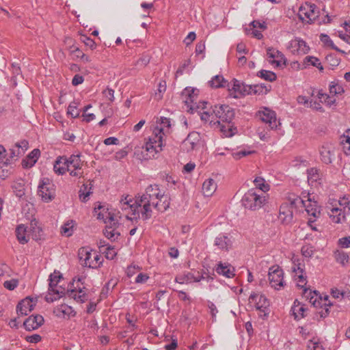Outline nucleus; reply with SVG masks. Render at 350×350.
Masks as SVG:
<instances>
[{
  "label": "nucleus",
  "instance_id": "obj_50",
  "mask_svg": "<svg viewBox=\"0 0 350 350\" xmlns=\"http://www.w3.org/2000/svg\"><path fill=\"white\" fill-rule=\"evenodd\" d=\"M329 92L333 95L341 94L344 92V89L341 85L332 82L329 85Z\"/></svg>",
  "mask_w": 350,
  "mask_h": 350
},
{
  "label": "nucleus",
  "instance_id": "obj_12",
  "mask_svg": "<svg viewBox=\"0 0 350 350\" xmlns=\"http://www.w3.org/2000/svg\"><path fill=\"white\" fill-rule=\"evenodd\" d=\"M283 271L278 266H273L269 268V280L271 287L279 290L284 286Z\"/></svg>",
  "mask_w": 350,
  "mask_h": 350
},
{
  "label": "nucleus",
  "instance_id": "obj_11",
  "mask_svg": "<svg viewBox=\"0 0 350 350\" xmlns=\"http://www.w3.org/2000/svg\"><path fill=\"white\" fill-rule=\"evenodd\" d=\"M297 201L304 202L300 198H297L291 202L283 203L280 207L278 218L284 224H289L293 221L294 204Z\"/></svg>",
  "mask_w": 350,
  "mask_h": 350
},
{
  "label": "nucleus",
  "instance_id": "obj_8",
  "mask_svg": "<svg viewBox=\"0 0 350 350\" xmlns=\"http://www.w3.org/2000/svg\"><path fill=\"white\" fill-rule=\"evenodd\" d=\"M194 89L186 88L182 92V99L191 113L200 108L205 109L208 105L206 101L199 102V103L194 102L197 98V94H194Z\"/></svg>",
  "mask_w": 350,
  "mask_h": 350
},
{
  "label": "nucleus",
  "instance_id": "obj_54",
  "mask_svg": "<svg viewBox=\"0 0 350 350\" xmlns=\"http://www.w3.org/2000/svg\"><path fill=\"white\" fill-rule=\"evenodd\" d=\"M253 152H254V151L241 150L240 151H237V152L232 153V156L234 159L238 160L243 157H246L249 154H251Z\"/></svg>",
  "mask_w": 350,
  "mask_h": 350
},
{
  "label": "nucleus",
  "instance_id": "obj_33",
  "mask_svg": "<svg viewBox=\"0 0 350 350\" xmlns=\"http://www.w3.org/2000/svg\"><path fill=\"white\" fill-rule=\"evenodd\" d=\"M291 311L296 320H299L304 317L306 308L299 302L295 301L292 306Z\"/></svg>",
  "mask_w": 350,
  "mask_h": 350
},
{
  "label": "nucleus",
  "instance_id": "obj_28",
  "mask_svg": "<svg viewBox=\"0 0 350 350\" xmlns=\"http://www.w3.org/2000/svg\"><path fill=\"white\" fill-rule=\"evenodd\" d=\"M117 225L114 226L112 224L106 225L105 230H103L104 235L110 241H114L117 240L120 236V232L117 230Z\"/></svg>",
  "mask_w": 350,
  "mask_h": 350
},
{
  "label": "nucleus",
  "instance_id": "obj_47",
  "mask_svg": "<svg viewBox=\"0 0 350 350\" xmlns=\"http://www.w3.org/2000/svg\"><path fill=\"white\" fill-rule=\"evenodd\" d=\"M301 254L306 258H310L314 254V247L310 245H303L301 250Z\"/></svg>",
  "mask_w": 350,
  "mask_h": 350
},
{
  "label": "nucleus",
  "instance_id": "obj_39",
  "mask_svg": "<svg viewBox=\"0 0 350 350\" xmlns=\"http://www.w3.org/2000/svg\"><path fill=\"white\" fill-rule=\"evenodd\" d=\"M226 83L227 81L224 80L221 75H216L208 81L210 86L214 88L224 87L226 85Z\"/></svg>",
  "mask_w": 350,
  "mask_h": 350
},
{
  "label": "nucleus",
  "instance_id": "obj_34",
  "mask_svg": "<svg viewBox=\"0 0 350 350\" xmlns=\"http://www.w3.org/2000/svg\"><path fill=\"white\" fill-rule=\"evenodd\" d=\"M251 88V94L263 95L270 91L271 85L267 86L264 83L250 85Z\"/></svg>",
  "mask_w": 350,
  "mask_h": 350
},
{
  "label": "nucleus",
  "instance_id": "obj_31",
  "mask_svg": "<svg viewBox=\"0 0 350 350\" xmlns=\"http://www.w3.org/2000/svg\"><path fill=\"white\" fill-rule=\"evenodd\" d=\"M67 295L69 297L74 299L75 300L83 303L87 300V295L82 289L77 291L76 289H72L67 291Z\"/></svg>",
  "mask_w": 350,
  "mask_h": 350
},
{
  "label": "nucleus",
  "instance_id": "obj_56",
  "mask_svg": "<svg viewBox=\"0 0 350 350\" xmlns=\"http://www.w3.org/2000/svg\"><path fill=\"white\" fill-rule=\"evenodd\" d=\"M307 347L308 350H324V348L321 343L312 340H309Z\"/></svg>",
  "mask_w": 350,
  "mask_h": 350
},
{
  "label": "nucleus",
  "instance_id": "obj_21",
  "mask_svg": "<svg viewBox=\"0 0 350 350\" xmlns=\"http://www.w3.org/2000/svg\"><path fill=\"white\" fill-rule=\"evenodd\" d=\"M44 323V318L42 316L37 314V315H31L24 322L23 325L25 328L28 330H33L38 329L40 326H41Z\"/></svg>",
  "mask_w": 350,
  "mask_h": 350
},
{
  "label": "nucleus",
  "instance_id": "obj_1",
  "mask_svg": "<svg viewBox=\"0 0 350 350\" xmlns=\"http://www.w3.org/2000/svg\"><path fill=\"white\" fill-rule=\"evenodd\" d=\"M129 196L122 198L118 211L119 217H125L129 220L142 218L147 220L152 216V209L165 211L170 206L169 197L161 192L157 185H150L142 195L135 196V202Z\"/></svg>",
  "mask_w": 350,
  "mask_h": 350
},
{
  "label": "nucleus",
  "instance_id": "obj_57",
  "mask_svg": "<svg viewBox=\"0 0 350 350\" xmlns=\"http://www.w3.org/2000/svg\"><path fill=\"white\" fill-rule=\"evenodd\" d=\"M317 170L315 168H311L308 170V180L312 181H317L319 178V175L317 173Z\"/></svg>",
  "mask_w": 350,
  "mask_h": 350
},
{
  "label": "nucleus",
  "instance_id": "obj_10",
  "mask_svg": "<svg viewBox=\"0 0 350 350\" xmlns=\"http://www.w3.org/2000/svg\"><path fill=\"white\" fill-rule=\"evenodd\" d=\"M38 195L44 202H49L55 197V187L49 178L41 180L38 186Z\"/></svg>",
  "mask_w": 350,
  "mask_h": 350
},
{
  "label": "nucleus",
  "instance_id": "obj_7",
  "mask_svg": "<svg viewBox=\"0 0 350 350\" xmlns=\"http://www.w3.org/2000/svg\"><path fill=\"white\" fill-rule=\"evenodd\" d=\"M320 11L314 3L306 2L299 8L298 16L302 22L314 23L319 16Z\"/></svg>",
  "mask_w": 350,
  "mask_h": 350
},
{
  "label": "nucleus",
  "instance_id": "obj_4",
  "mask_svg": "<svg viewBox=\"0 0 350 350\" xmlns=\"http://www.w3.org/2000/svg\"><path fill=\"white\" fill-rule=\"evenodd\" d=\"M243 206L249 210L256 211L263 207L268 202L267 195L250 189L242 198Z\"/></svg>",
  "mask_w": 350,
  "mask_h": 350
},
{
  "label": "nucleus",
  "instance_id": "obj_25",
  "mask_svg": "<svg viewBox=\"0 0 350 350\" xmlns=\"http://www.w3.org/2000/svg\"><path fill=\"white\" fill-rule=\"evenodd\" d=\"M215 270L219 275L228 278H233L234 275V269L229 263L219 262Z\"/></svg>",
  "mask_w": 350,
  "mask_h": 350
},
{
  "label": "nucleus",
  "instance_id": "obj_51",
  "mask_svg": "<svg viewBox=\"0 0 350 350\" xmlns=\"http://www.w3.org/2000/svg\"><path fill=\"white\" fill-rule=\"evenodd\" d=\"M102 251L105 254V256L108 259L112 260L116 256V252L115 251L114 247H111L109 245L107 246L105 249H103Z\"/></svg>",
  "mask_w": 350,
  "mask_h": 350
},
{
  "label": "nucleus",
  "instance_id": "obj_41",
  "mask_svg": "<svg viewBox=\"0 0 350 350\" xmlns=\"http://www.w3.org/2000/svg\"><path fill=\"white\" fill-rule=\"evenodd\" d=\"M257 76L270 82L275 81L277 78L275 72L266 70H260L258 72Z\"/></svg>",
  "mask_w": 350,
  "mask_h": 350
},
{
  "label": "nucleus",
  "instance_id": "obj_58",
  "mask_svg": "<svg viewBox=\"0 0 350 350\" xmlns=\"http://www.w3.org/2000/svg\"><path fill=\"white\" fill-rule=\"evenodd\" d=\"M70 53L76 58H81L83 53L77 46L72 45L70 47Z\"/></svg>",
  "mask_w": 350,
  "mask_h": 350
},
{
  "label": "nucleus",
  "instance_id": "obj_9",
  "mask_svg": "<svg viewBox=\"0 0 350 350\" xmlns=\"http://www.w3.org/2000/svg\"><path fill=\"white\" fill-rule=\"evenodd\" d=\"M250 304H254L255 308L260 314V316L265 318L269 313V301L267 297L260 293H252L249 297Z\"/></svg>",
  "mask_w": 350,
  "mask_h": 350
},
{
  "label": "nucleus",
  "instance_id": "obj_44",
  "mask_svg": "<svg viewBox=\"0 0 350 350\" xmlns=\"http://www.w3.org/2000/svg\"><path fill=\"white\" fill-rule=\"evenodd\" d=\"M294 278L297 282V285L300 288H304L307 284V278L305 271L301 273H295Z\"/></svg>",
  "mask_w": 350,
  "mask_h": 350
},
{
  "label": "nucleus",
  "instance_id": "obj_32",
  "mask_svg": "<svg viewBox=\"0 0 350 350\" xmlns=\"http://www.w3.org/2000/svg\"><path fill=\"white\" fill-rule=\"evenodd\" d=\"M306 211L310 216L309 218H318L320 215V210L317 202L309 201L307 205H305Z\"/></svg>",
  "mask_w": 350,
  "mask_h": 350
},
{
  "label": "nucleus",
  "instance_id": "obj_52",
  "mask_svg": "<svg viewBox=\"0 0 350 350\" xmlns=\"http://www.w3.org/2000/svg\"><path fill=\"white\" fill-rule=\"evenodd\" d=\"M15 148L23 154L29 148V142L27 140H22L15 144Z\"/></svg>",
  "mask_w": 350,
  "mask_h": 350
},
{
  "label": "nucleus",
  "instance_id": "obj_42",
  "mask_svg": "<svg viewBox=\"0 0 350 350\" xmlns=\"http://www.w3.org/2000/svg\"><path fill=\"white\" fill-rule=\"evenodd\" d=\"M292 271L295 273H301L305 271V265L300 259H294Z\"/></svg>",
  "mask_w": 350,
  "mask_h": 350
},
{
  "label": "nucleus",
  "instance_id": "obj_24",
  "mask_svg": "<svg viewBox=\"0 0 350 350\" xmlns=\"http://www.w3.org/2000/svg\"><path fill=\"white\" fill-rule=\"evenodd\" d=\"M33 300L25 298L18 304L16 306L17 313L22 316H26L33 309Z\"/></svg>",
  "mask_w": 350,
  "mask_h": 350
},
{
  "label": "nucleus",
  "instance_id": "obj_37",
  "mask_svg": "<svg viewBox=\"0 0 350 350\" xmlns=\"http://www.w3.org/2000/svg\"><path fill=\"white\" fill-rule=\"evenodd\" d=\"M16 235L20 243L25 244L28 242V239L26 237V228L24 225H19L16 228Z\"/></svg>",
  "mask_w": 350,
  "mask_h": 350
},
{
  "label": "nucleus",
  "instance_id": "obj_2",
  "mask_svg": "<svg viewBox=\"0 0 350 350\" xmlns=\"http://www.w3.org/2000/svg\"><path fill=\"white\" fill-rule=\"evenodd\" d=\"M159 124L153 130L152 135L146 143L144 148L149 158L162 151L165 146V133L168 132L171 126L170 119L161 117Z\"/></svg>",
  "mask_w": 350,
  "mask_h": 350
},
{
  "label": "nucleus",
  "instance_id": "obj_5",
  "mask_svg": "<svg viewBox=\"0 0 350 350\" xmlns=\"http://www.w3.org/2000/svg\"><path fill=\"white\" fill-rule=\"evenodd\" d=\"M62 278V275L58 271H54L53 273L50 274L49 279V289L47 294L45 296V300L47 302H53L63 296L64 292L56 289L57 285Z\"/></svg>",
  "mask_w": 350,
  "mask_h": 350
},
{
  "label": "nucleus",
  "instance_id": "obj_16",
  "mask_svg": "<svg viewBox=\"0 0 350 350\" xmlns=\"http://www.w3.org/2000/svg\"><path fill=\"white\" fill-rule=\"evenodd\" d=\"M93 255L94 253H92V250H90L89 248H80L79 250L78 256L81 265L89 268H96L98 267L97 262L92 260L93 259Z\"/></svg>",
  "mask_w": 350,
  "mask_h": 350
},
{
  "label": "nucleus",
  "instance_id": "obj_15",
  "mask_svg": "<svg viewBox=\"0 0 350 350\" xmlns=\"http://www.w3.org/2000/svg\"><path fill=\"white\" fill-rule=\"evenodd\" d=\"M288 49L293 55H304L308 53L310 47L304 40L299 38H295L289 42Z\"/></svg>",
  "mask_w": 350,
  "mask_h": 350
},
{
  "label": "nucleus",
  "instance_id": "obj_20",
  "mask_svg": "<svg viewBox=\"0 0 350 350\" xmlns=\"http://www.w3.org/2000/svg\"><path fill=\"white\" fill-rule=\"evenodd\" d=\"M267 55L269 58V62L273 65L280 66L281 65L286 64V58L284 55L278 50L273 48H268L267 49Z\"/></svg>",
  "mask_w": 350,
  "mask_h": 350
},
{
  "label": "nucleus",
  "instance_id": "obj_29",
  "mask_svg": "<svg viewBox=\"0 0 350 350\" xmlns=\"http://www.w3.org/2000/svg\"><path fill=\"white\" fill-rule=\"evenodd\" d=\"M304 294L315 307L320 306L321 302L323 301V297L316 291H312L310 289L304 288Z\"/></svg>",
  "mask_w": 350,
  "mask_h": 350
},
{
  "label": "nucleus",
  "instance_id": "obj_49",
  "mask_svg": "<svg viewBox=\"0 0 350 350\" xmlns=\"http://www.w3.org/2000/svg\"><path fill=\"white\" fill-rule=\"evenodd\" d=\"M336 261L345 265L349 261V256L344 252H338L336 254Z\"/></svg>",
  "mask_w": 350,
  "mask_h": 350
},
{
  "label": "nucleus",
  "instance_id": "obj_18",
  "mask_svg": "<svg viewBox=\"0 0 350 350\" xmlns=\"http://www.w3.org/2000/svg\"><path fill=\"white\" fill-rule=\"evenodd\" d=\"M200 135L198 132L190 133L182 143V148L187 152L196 150L200 147Z\"/></svg>",
  "mask_w": 350,
  "mask_h": 350
},
{
  "label": "nucleus",
  "instance_id": "obj_53",
  "mask_svg": "<svg viewBox=\"0 0 350 350\" xmlns=\"http://www.w3.org/2000/svg\"><path fill=\"white\" fill-rule=\"evenodd\" d=\"M18 284V280L16 279H12L10 280H7L4 282L3 286L10 291H13L15 288L17 287Z\"/></svg>",
  "mask_w": 350,
  "mask_h": 350
},
{
  "label": "nucleus",
  "instance_id": "obj_35",
  "mask_svg": "<svg viewBox=\"0 0 350 350\" xmlns=\"http://www.w3.org/2000/svg\"><path fill=\"white\" fill-rule=\"evenodd\" d=\"M92 185L91 183L89 184H83L79 190V198L82 202H86L88 200L90 195L92 192Z\"/></svg>",
  "mask_w": 350,
  "mask_h": 350
},
{
  "label": "nucleus",
  "instance_id": "obj_46",
  "mask_svg": "<svg viewBox=\"0 0 350 350\" xmlns=\"http://www.w3.org/2000/svg\"><path fill=\"white\" fill-rule=\"evenodd\" d=\"M57 159L55 161L54 165H53V170L56 174H64L68 171V167L66 168L64 167L66 165H67V163L61 162V163H59V165H57Z\"/></svg>",
  "mask_w": 350,
  "mask_h": 350
},
{
  "label": "nucleus",
  "instance_id": "obj_26",
  "mask_svg": "<svg viewBox=\"0 0 350 350\" xmlns=\"http://www.w3.org/2000/svg\"><path fill=\"white\" fill-rule=\"evenodd\" d=\"M341 208L332 207L330 211L328 213L332 221L335 224H341L345 221V214Z\"/></svg>",
  "mask_w": 350,
  "mask_h": 350
},
{
  "label": "nucleus",
  "instance_id": "obj_19",
  "mask_svg": "<svg viewBox=\"0 0 350 350\" xmlns=\"http://www.w3.org/2000/svg\"><path fill=\"white\" fill-rule=\"evenodd\" d=\"M94 212L97 219L103 220L106 225L112 224L116 226L118 224V220L115 218L114 215L108 210H105L104 206L99 205L94 208Z\"/></svg>",
  "mask_w": 350,
  "mask_h": 350
},
{
  "label": "nucleus",
  "instance_id": "obj_63",
  "mask_svg": "<svg viewBox=\"0 0 350 350\" xmlns=\"http://www.w3.org/2000/svg\"><path fill=\"white\" fill-rule=\"evenodd\" d=\"M105 96L110 101L114 100V90L111 88H107L103 91Z\"/></svg>",
  "mask_w": 350,
  "mask_h": 350
},
{
  "label": "nucleus",
  "instance_id": "obj_3",
  "mask_svg": "<svg viewBox=\"0 0 350 350\" xmlns=\"http://www.w3.org/2000/svg\"><path fill=\"white\" fill-rule=\"evenodd\" d=\"M234 114V110L226 105H217L212 108V119H219L217 121L219 124L220 122L228 123L227 126L222 125L220 128L221 131L226 137L232 136L236 130V128L230 125Z\"/></svg>",
  "mask_w": 350,
  "mask_h": 350
},
{
  "label": "nucleus",
  "instance_id": "obj_40",
  "mask_svg": "<svg viewBox=\"0 0 350 350\" xmlns=\"http://www.w3.org/2000/svg\"><path fill=\"white\" fill-rule=\"evenodd\" d=\"M72 312V308L66 304L60 305L55 310V313L59 317L69 316Z\"/></svg>",
  "mask_w": 350,
  "mask_h": 350
},
{
  "label": "nucleus",
  "instance_id": "obj_22",
  "mask_svg": "<svg viewBox=\"0 0 350 350\" xmlns=\"http://www.w3.org/2000/svg\"><path fill=\"white\" fill-rule=\"evenodd\" d=\"M215 245L221 250L228 251L232 246V241L226 234H219L215 239Z\"/></svg>",
  "mask_w": 350,
  "mask_h": 350
},
{
  "label": "nucleus",
  "instance_id": "obj_60",
  "mask_svg": "<svg viewBox=\"0 0 350 350\" xmlns=\"http://www.w3.org/2000/svg\"><path fill=\"white\" fill-rule=\"evenodd\" d=\"M338 245L343 248H348L350 247V237H345L339 239Z\"/></svg>",
  "mask_w": 350,
  "mask_h": 350
},
{
  "label": "nucleus",
  "instance_id": "obj_23",
  "mask_svg": "<svg viewBox=\"0 0 350 350\" xmlns=\"http://www.w3.org/2000/svg\"><path fill=\"white\" fill-rule=\"evenodd\" d=\"M204 277L202 275L195 276L193 273L191 272H185L183 273L178 274L175 278V282L178 284H187L193 282H200Z\"/></svg>",
  "mask_w": 350,
  "mask_h": 350
},
{
  "label": "nucleus",
  "instance_id": "obj_36",
  "mask_svg": "<svg viewBox=\"0 0 350 350\" xmlns=\"http://www.w3.org/2000/svg\"><path fill=\"white\" fill-rule=\"evenodd\" d=\"M254 184L256 189L263 192L262 193L267 192L270 189V185L261 176L256 177L254 180Z\"/></svg>",
  "mask_w": 350,
  "mask_h": 350
},
{
  "label": "nucleus",
  "instance_id": "obj_59",
  "mask_svg": "<svg viewBox=\"0 0 350 350\" xmlns=\"http://www.w3.org/2000/svg\"><path fill=\"white\" fill-rule=\"evenodd\" d=\"M83 42L85 44L86 46L89 47L91 50H94L96 49V42L94 41V40L89 37H85L83 40Z\"/></svg>",
  "mask_w": 350,
  "mask_h": 350
},
{
  "label": "nucleus",
  "instance_id": "obj_64",
  "mask_svg": "<svg viewBox=\"0 0 350 350\" xmlns=\"http://www.w3.org/2000/svg\"><path fill=\"white\" fill-rule=\"evenodd\" d=\"M338 36L345 41L346 43L350 44V35L347 32H343L342 31H338Z\"/></svg>",
  "mask_w": 350,
  "mask_h": 350
},
{
  "label": "nucleus",
  "instance_id": "obj_13",
  "mask_svg": "<svg viewBox=\"0 0 350 350\" xmlns=\"http://www.w3.org/2000/svg\"><path fill=\"white\" fill-rule=\"evenodd\" d=\"M258 116L262 122L269 125L271 129H276L280 125L275 112L269 108L265 107L263 110L259 111Z\"/></svg>",
  "mask_w": 350,
  "mask_h": 350
},
{
  "label": "nucleus",
  "instance_id": "obj_61",
  "mask_svg": "<svg viewBox=\"0 0 350 350\" xmlns=\"http://www.w3.org/2000/svg\"><path fill=\"white\" fill-rule=\"evenodd\" d=\"M338 203L341 207H342V210L344 212H349L350 208L349 207V201L347 198H343L338 201Z\"/></svg>",
  "mask_w": 350,
  "mask_h": 350
},
{
  "label": "nucleus",
  "instance_id": "obj_38",
  "mask_svg": "<svg viewBox=\"0 0 350 350\" xmlns=\"http://www.w3.org/2000/svg\"><path fill=\"white\" fill-rule=\"evenodd\" d=\"M320 40L323 42V44L328 47H330L331 49L340 52L342 53H345V51L339 49L333 42V41L331 40L329 36L325 33H321L320 35Z\"/></svg>",
  "mask_w": 350,
  "mask_h": 350
},
{
  "label": "nucleus",
  "instance_id": "obj_27",
  "mask_svg": "<svg viewBox=\"0 0 350 350\" xmlns=\"http://www.w3.org/2000/svg\"><path fill=\"white\" fill-rule=\"evenodd\" d=\"M40 155V151L39 149H33L27 157L23 160L22 165L25 168L31 167L36 163Z\"/></svg>",
  "mask_w": 350,
  "mask_h": 350
},
{
  "label": "nucleus",
  "instance_id": "obj_48",
  "mask_svg": "<svg viewBox=\"0 0 350 350\" xmlns=\"http://www.w3.org/2000/svg\"><path fill=\"white\" fill-rule=\"evenodd\" d=\"M305 62L310 63L313 66L317 67L319 70H323V68L320 62L319 59L312 56H307L305 58Z\"/></svg>",
  "mask_w": 350,
  "mask_h": 350
},
{
  "label": "nucleus",
  "instance_id": "obj_6",
  "mask_svg": "<svg viewBox=\"0 0 350 350\" xmlns=\"http://www.w3.org/2000/svg\"><path fill=\"white\" fill-rule=\"evenodd\" d=\"M63 162L67 163V165L64 166L66 168L68 167V172L72 176H82L83 172L81 170L82 162L79 155L72 154L69 158L66 157H58L57 165Z\"/></svg>",
  "mask_w": 350,
  "mask_h": 350
},
{
  "label": "nucleus",
  "instance_id": "obj_62",
  "mask_svg": "<svg viewBox=\"0 0 350 350\" xmlns=\"http://www.w3.org/2000/svg\"><path fill=\"white\" fill-rule=\"evenodd\" d=\"M308 107H310V108H312L316 111H319L321 112L323 111V107H322L321 103L317 100H310L309 102Z\"/></svg>",
  "mask_w": 350,
  "mask_h": 350
},
{
  "label": "nucleus",
  "instance_id": "obj_14",
  "mask_svg": "<svg viewBox=\"0 0 350 350\" xmlns=\"http://www.w3.org/2000/svg\"><path fill=\"white\" fill-rule=\"evenodd\" d=\"M230 95L234 98H238L246 94H251V88L241 81L234 79L232 88H229Z\"/></svg>",
  "mask_w": 350,
  "mask_h": 350
},
{
  "label": "nucleus",
  "instance_id": "obj_17",
  "mask_svg": "<svg viewBox=\"0 0 350 350\" xmlns=\"http://www.w3.org/2000/svg\"><path fill=\"white\" fill-rule=\"evenodd\" d=\"M335 146L333 144L326 142L319 148L321 160L325 164H330L334 158Z\"/></svg>",
  "mask_w": 350,
  "mask_h": 350
},
{
  "label": "nucleus",
  "instance_id": "obj_30",
  "mask_svg": "<svg viewBox=\"0 0 350 350\" xmlns=\"http://www.w3.org/2000/svg\"><path fill=\"white\" fill-rule=\"evenodd\" d=\"M217 189V184L212 178L206 180L202 185V193L204 196H211Z\"/></svg>",
  "mask_w": 350,
  "mask_h": 350
},
{
  "label": "nucleus",
  "instance_id": "obj_45",
  "mask_svg": "<svg viewBox=\"0 0 350 350\" xmlns=\"http://www.w3.org/2000/svg\"><path fill=\"white\" fill-rule=\"evenodd\" d=\"M77 108V105L75 102L70 103L68 107V114L73 118H77L79 116V112Z\"/></svg>",
  "mask_w": 350,
  "mask_h": 350
},
{
  "label": "nucleus",
  "instance_id": "obj_43",
  "mask_svg": "<svg viewBox=\"0 0 350 350\" xmlns=\"http://www.w3.org/2000/svg\"><path fill=\"white\" fill-rule=\"evenodd\" d=\"M340 144L345 154L350 155V137L342 135L340 137Z\"/></svg>",
  "mask_w": 350,
  "mask_h": 350
},
{
  "label": "nucleus",
  "instance_id": "obj_55",
  "mask_svg": "<svg viewBox=\"0 0 350 350\" xmlns=\"http://www.w3.org/2000/svg\"><path fill=\"white\" fill-rule=\"evenodd\" d=\"M328 297H329L328 295H325L323 297V301H325L323 305L325 306V308L324 311L322 310L319 312L321 318H325V317L327 316V314H329V307L332 306V304L331 302H329V303L326 302L328 299Z\"/></svg>",
  "mask_w": 350,
  "mask_h": 350
}]
</instances>
